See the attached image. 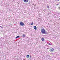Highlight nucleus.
I'll use <instances>...</instances> for the list:
<instances>
[{"mask_svg":"<svg viewBox=\"0 0 60 60\" xmlns=\"http://www.w3.org/2000/svg\"><path fill=\"white\" fill-rule=\"evenodd\" d=\"M30 58H31V56L30 55Z\"/></svg>","mask_w":60,"mask_h":60,"instance_id":"obj_13","label":"nucleus"},{"mask_svg":"<svg viewBox=\"0 0 60 60\" xmlns=\"http://www.w3.org/2000/svg\"><path fill=\"white\" fill-rule=\"evenodd\" d=\"M41 39L42 41H44V38H42Z\"/></svg>","mask_w":60,"mask_h":60,"instance_id":"obj_7","label":"nucleus"},{"mask_svg":"<svg viewBox=\"0 0 60 60\" xmlns=\"http://www.w3.org/2000/svg\"><path fill=\"white\" fill-rule=\"evenodd\" d=\"M19 24L21 26H24V23L23 22H20Z\"/></svg>","mask_w":60,"mask_h":60,"instance_id":"obj_2","label":"nucleus"},{"mask_svg":"<svg viewBox=\"0 0 60 60\" xmlns=\"http://www.w3.org/2000/svg\"><path fill=\"white\" fill-rule=\"evenodd\" d=\"M0 27H1V28H3V27H2V26H0Z\"/></svg>","mask_w":60,"mask_h":60,"instance_id":"obj_12","label":"nucleus"},{"mask_svg":"<svg viewBox=\"0 0 60 60\" xmlns=\"http://www.w3.org/2000/svg\"><path fill=\"white\" fill-rule=\"evenodd\" d=\"M33 27H34V29H35V30H36V29H37V27H36V26H34Z\"/></svg>","mask_w":60,"mask_h":60,"instance_id":"obj_4","label":"nucleus"},{"mask_svg":"<svg viewBox=\"0 0 60 60\" xmlns=\"http://www.w3.org/2000/svg\"><path fill=\"white\" fill-rule=\"evenodd\" d=\"M23 37H26V35H24V34H23Z\"/></svg>","mask_w":60,"mask_h":60,"instance_id":"obj_8","label":"nucleus"},{"mask_svg":"<svg viewBox=\"0 0 60 60\" xmlns=\"http://www.w3.org/2000/svg\"><path fill=\"white\" fill-rule=\"evenodd\" d=\"M57 1H59V0H57Z\"/></svg>","mask_w":60,"mask_h":60,"instance_id":"obj_17","label":"nucleus"},{"mask_svg":"<svg viewBox=\"0 0 60 60\" xmlns=\"http://www.w3.org/2000/svg\"><path fill=\"white\" fill-rule=\"evenodd\" d=\"M47 7L48 8H49V6H47Z\"/></svg>","mask_w":60,"mask_h":60,"instance_id":"obj_14","label":"nucleus"},{"mask_svg":"<svg viewBox=\"0 0 60 60\" xmlns=\"http://www.w3.org/2000/svg\"><path fill=\"white\" fill-rule=\"evenodd\" d=\"M31 25H33L34 24V23L33 22H32L31 23Z\"/></svg>","mask_w":60,"mask_h":60,"instance_id":"obj_10","label":"nucleus"},{"mask_svg":"<svg viewBox=\"0 0 60 60\" xmlns=\"http://www.w3.org/2000/svg\"><path fill=\"white\" fill-rule=\"evenodd\" d=\"M23 1L25 3H27L28 2V0H23Z\"/></svg>","mask_w":60,"mask_h":60,"instance_id":"obj_3","label":"nucleus"},{"mask_svg":"<svg viewBox=\"0 0 60 60\" xmlns=\"http://www.w3.org/2000/svg\"><path fill=\"white\" fill-rule=\"evenodd\" d=\"M27 58H29V55H27Z\"/></svg>","mask_w":60,"mask_h":60,"instance_id":"obj_9","label":"nucleus"},{"mask_svg":"<svg viewBox=\"0 0 60 60\" xmlns=\"http://www.w3.org/2000/svg\"><path fill=\"white\" fill-rule=\"evenodd\" d=\"M50 50L51 51H53L54 50V49L53 48H52L50 49Z\"/></svg>","mask_w":60,"mask_h":60,"instance_id":"obj_5","label":"nucleus"},{"mask_svg":"<svg viewBox=\"0 0 60 60\" xmlns=\"http://www.w3.org/2000/svg\"><path fill=\"white\" fill-rule=\"evenodd\" d=\"M48 44H49V45H51V44H50L49 43Z\"/></svg>","mask_w":60,"mask_h":60,"instance_id":"obj_11","label":"nucleus"},{"mask_svg":"<svg viewBox=\"0 0 60 60\" xmlns=\"http://www.w3.org/2000/svg\"><path fill=\"white\" fill-rule=\"evenodd\" d=\"M29 4H30V3H28Z\"/></svg>","mask_w":60,"mask_h":60,"instance_id":"obj_16","label":"nucleus"},{"mask_svg":"<svg viewBox=\"0 0 60 60\" xmlns=\"http://www.w3.org/2000/svg\"><path fill=\"white\" fill-rule=\"evenodd\" d=\"M41 32L42 33H46V31L44 29H42L41 30Z\"/></svg>","mask_w":60,"mask_h":60,"instance_id":"obj_1","label":"nucleus"},{"mask_svg":"<svg viewBox=\"0 0 60 60\" xmlns=\"http://www.w3.org/2000/svg\"><path fill=\"white\" fill-rule=\"evenodd\" d=\"M19 36H17L16 37V39H17V38H19Z\"/></svg>","mask_w":60,"mask_h":60,"instance_id":"obj_6","label":"nucleus"},{"mask_svg":"<svg viewBox=\"0 0 60 60\" xmlns=\"http://www.w3.org/2000/svg\"><path fill=\"white\" fill-rule=\"evenodd\" d=\"M59 5V4H57V5Z\"/></svg>","mask_w":60,"mask_h":60,"instance_id":"obj_15","label":"nucleus"}]
</instances>
